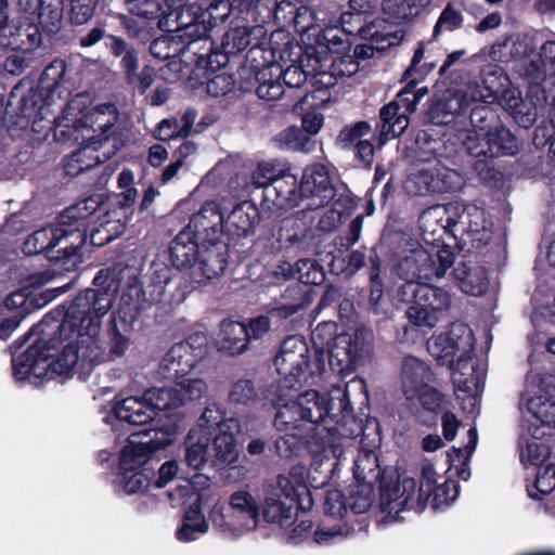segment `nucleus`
Listing matches in <instances>:
<instances>
[{"label":"nucleus","instance_id":"0e129e2a","mask_svg":"<svg viewBox=\"0 0 555 555\" xmlns=\"http://www.w3.org/2000/svg\"><path fill=\"white\" fill-rule=\"evenodd\" d=\"M555 489V466L552 464L541 468L537 474L533 490L528 489L532 499H540V494H548Z\"/></svg>","mask_w":555,"mask_h":555},{"label":"nucleus","instance_id":"052dcab7","mask_svg":"<svg viewBox=\"0 0 555 555\" xmlns=\"http://www.w3.org/2000/svg\"><path fill=\"white\" fill-rule=\"evenodd\" d=\"M437 193L456 192L465 184L464 177L454 169L442 168L435 171Z\"/></svg>","mask_w":555,"mask_h":555},{"label":"nucleus","instance_id":"72a5a7b5","mask_svg":"<svg viewBox=\"0 0 555 555\" xmlns=\"http://www.w3.org/2000/svg\"><path fill=\"white\" fill-rule=\"evenodd\" d=\"M282 67L279 64H269L256 73L255 79L258 83L256 94L266 101L279 100L284 93L283 83L280 81Z\"/></svg>","mask_w":555,"mask_h":555},{"label":"nucleus","instance_id":"6e6d98bb","mask_svg":"<svg viewBox=\"0 0 555 555\" xmlns=\"http://www.w3.org/2000/svg\"><path fill=\"white\" fill-rule=\"evenodd\" d=\"M379 475L377 456L374 452L360 454L354 462V478L358 482H370Z\"/></svg>","mask_w":555,"mask_h":555},{"label":"nucleus","instance_id":"e2e57ef3","mask_svg":"<svg viewBox=\"0 0 555 555\" xmlns=\"http://www.w3.org/2000/svg\"><path fill=\"white\" fill-rule=\"evenodd\" d=\"M208 524L197 512H191L186 515L182 527L178 531V538L181 541H192L196 539V533H206Z\"/></svg>","mask_w":555,"mask_h":555},{"label":"nucleus","instance_id":"603ef678","mask_svg":"<svg viewBox=\"0 0 555 555\" xmlns=\"http://www.w3.org/2000/svg\"><path fill=\"white\" fill-rule=\"evenodd\" d=\"M251 29L248 26L230 28L223 36L221 49L224 54H236L250 43Z\"/></svg>","mask_w":555,"mask_h":555},{"label":"nucleus","instance_id":"de8ad7c7","mask_svg":"<svg viewBox=\"0 0 555 555\" xmlns=\"http://www.w3.org/2000/svg\"><path fill=\"white\" fill-rule=\"evenodd\" d=\"M435 470L431 464L427 463L422 467V478L421 483L417 489L416 494V506L417 511H423L426 506V503L431 494L435 495V500L440 495L439 492L443 491L444 487H448L444 483L442 487L436 486Z\"/></svg>","mask_w":555,"mask_h":555},{"label":"nucleus","instance_id":"e433bc0d","mask_svg":"<svg viewBox=\"0 0 555 555\" xmlns=\"http://www.w3.org/2000/svg\"><path fill=\"white\" fill-rule=\"evenodd\" d=\"M139 436H133L122 448L120 455V468L126 473L135 470L147 463L153 453L149 442L138 440Z\"/></svg>","mask_w":555,"mask_h":555},{"label":"nucleus","instance_id":"c9c22d12","mask_svg":"<svg viewBox=\"0 0 555 555\" xmlns=\"http://www.w3.org/2000/svg\"><path fill=\"white\" fill-rule=\"evenodd\" d=\"M278 492L267 494L262 515L266 521L288 527L294 520V500L286 501L276 496Z\"/></svg>","mask_w":555,"mask_h":555},{"label":"nucleus","instance_id":"0eeeda50","mask_svg":"<svg viewBox=\"0 0 555 555\" xmlns=\"http://www.w3.org/2000/svg\"><path fill=\"white\" fill-rule=\"evenodd\" d=\"M229 513L224 514L221 506L215 504L209 519L214 526L223 532L240 535L257 528L259 508L253 495L244 490L231 494Z\"/></svg>","mask_w":555,"mask_h":555},{"label":"nucleus","instance_id":"4d7b16f0","mask_svg":"<svg viewBox=\"0 0 555 555\" xmlns=\"http://www.w3.org/2000/svg\"><path fill=\"white\" fill-rule=\"evenodd\" d=\"M349 507L356 514L365 513L374 502V489L370 482H358L349 498Z\"/></svg>","mask_w":555,"mask_h":555},{"label":"nucleus","instance_id":"bb28decb","mask_svg":"<svg viewBox=\"0 0 555 555\" xmlns=\"http://www.w3.org/2000/svg\"><path fill=\"white\" fill-rule=\"evenodd\" d=\"M259 211L250 202H242L234 206L224 220V229L235 235H248L259 222Z\"/></svg>","mask_w":555,"mask_h":555},{"label":"nucleus","instance_id":"1a4fd4ad","mask_svg":"<svg viewBox=\"0 0 555 555\" xmlns=\"http://www.w3.org/2000/svg\"><path fill=\"white\" fill-rule=\"evenodd\" d=\"M369 354L370 334L364 330H358L353 335H337L327 358L333 371L348 375L361 365Z\"/></svg>","mask_w":555,"mask_h":555},{"label":"nucleus","instance_id":"f704fd0d","mask_svg":"<svg viewBox=\"0 0 555 555\" xmlns=\"http://www.w3.org/2000/svg\"><path fill=\"white\" fill-rule=\"evenodd\" d=\"M201 242L185 231L179 233L170 246L171 263L178 269L191 267L197 259Z\"/></svg>","mask_w":555,"mask_h":555},{"label":"nucleus","instance_id":"c85d7f7f","mask_svg":"<svg viewBox=\"0 0 555 555\" xmlns=\"http://www.w3.org/2000/svg\"><path fill=\"white\" fill-rule=\"evenodd\" d=\"M115 416L130 425H145L153 420L152 409L142 397L131 396L117 401L114 405Z\"/></svg>","mask_w":555,"mask_h":555},{"label":"nucleus","instance_id":"338daca9","mask_svg":"<svg viewBox=\"0 0 555 555\" xmlns=\"http://www.w3.org/2000/svg\"><path fill=\"white\" fill-rule=\"evenodd\" d=\"M295 280L306 285L319 284L323 274L311 259H300L295 262Z\"/></svg>","mask_w":555,"mask_h":555},{"label":"nucleus","instance_id":"9d476101","mask_svg":"<svg viewBox=\"0 0 555 555\" xmlns=\"http://www.w3.org/2000/svg\"><path fill=\"white\" fill-rule=\"evenodd\" d=\"M168 272L169 270L166 267H162L155 271L154 278L146 285H130L122 295L120 313H129L133 320L153 304L160 302L164 299L166 285L169 281Z\"/></svg>","mask_w":555,"mask_h":555},{"label":"nucleus","instance_id":"4c0bfd02","mask_svg":"<svg viewBox=\"0 0 555 555\" xmlns=\"http://www.w3.org/2000/svg\"><path fill=\"white\" fill-rule=\"evenodd\" d=\"M120 66L125 73L127 82L140 92H145L153 85L155 70L150 66H144L139 70L137 53L132 56H127L125 60H120Z\"/></svg>","mask_w":555,"mask_h":555},{"label":"nucleus","instance_id":"7c9ffc66","mask_svg":"<svg viewBox=\"0 0 555 555\" xmlns=\"http://www.w3.org/2000/svg\"><path fill=\"white\" fill-rule=\"evenodd\" d=\"M453 274L456 284L466 294L479 296L488 288V272L482 267L459 263Z\"/></svg>","mask_w":555,"mask_h":555},{"label":"nucleus","instance_id":"13d9d810","mask_svg":"<svg viewBox=\"0 0 555 555\" xmlns=\"http://www.w3.org/2000/svg\"><path fill=\"white\" fill-rule=\"evenodd\" d=\"M229 418H224V412L217 403L208 404L201 414L197 424L193 428H201L204 433H210L212 429L222 431L223 425Z\"/></svg>","mask_w":555,"mask_h":555},{"label":"nucleus","instance_id":"864d4df0","mask_svg":"<svg viewBox=\"0 0 555 555\" xmlns=\"http://www.w3.org/2000/svg\"><path fill=\"white\" fill-rule=\"evenodd\" d=\"M175 388L178 398L182 401L181 406L185 405L188 402L202 399L208 392V384L205 379L199 377L182 379L176 384Z\"/></svg>","mask_w":555,"mask_h":555},{"label":"nucleus","instance_id":"cd10ccee","mask_svg":"<svg viewBox=\"0 0 555 555\" xmlns=\"http://www.w3.org/2000/svg\"><path fill=\"white\" fill-rule=\"evenodd\" d=\"M211 434L201 428H192L185 438L184 462L194 469L203 468L209 460Z\"/></svg>","mask_w":555,"mask_h":555},{"label":"nucleus","instance_id":"a18cd8bd","mask_svg":"<svg viewBox=\"0 0 555 555\" xmlns=\"http://www.w3.org/2000/svg\"><path fill=\"white\" fill-rule=\"evenodd\" d=\"M100 207L98 198L88 197L67 208L61 216V221L68 225H81L87 230V219Z\"/></svg>","mask_w":555,"mask_h":555},{"label":"nucleus","instance_id":"680f3d73","mask_svg":"<svg viewBox=\"0 0 555 555\" xmlns=\"http://www.w3.org/2000/svg\"><path fill=\"white\" fill-rule=\"evenodd\" d=\"M179 36H162L150 46L151 54L159 60H168L178 54H182V47L177 41Z\"/></svg>","mask_w":555,"mask_h":555},{"label":"nucleus","instance_id":"a878e982","mask_svg":"<svg viewBox=\"0 0 555 555\" xmlns=\"http://www.w3.org/2000/svg\"><path fill=\"white\" fill-rule=\"evenodd\" d=\"M248 335L246 325L234 321H222L220 333L217 339L219 351L229 356H238L248 348Z\"/></svg>","mask_w":555,"mask_h":555},{"label":"nucleus","instance_id":"473e14b6","mask_svg":"<svg viewBox=\"0 0 555 555\" xmlns=\"http://www.w3.org/2000/svg\"><path fill=\"white\" fill-rule=\"evenodd\" d=\"M177 29L183 31L182 35H179V38L188 40L182 47V56L199 67L211 64L214 43L209 40L208 34L203 37L188 36L185 34V23L178 26Z\"/></svg>","mask_w":555,"mask_h":555},{"label":"nucleus","instance_id":"b1692460","mask_svg":"<svg viewBox=\"0 0 555 555\" xmlns=\"http://www.w3.org/2000/svg\"><path fill=\"white\" fill-rule=\"evenodd\" d=\"M468 106L466 96L460 91H447L433 100L428 118L435 125H447Z\"/></svg>","mask_w":555,"mask_h":555},{"label":"nucleus","instance_id":"c03bdc74","mask_svg":"<svg viewBox=\"0 0 555 555\" xmlns=\"http://www.w3.org/2000/svg\"><path fill=\"white\" fill-rule=\"evenodd\" d=\"M146 403L152 409V416L155 417L159 411L177 409L181 406V399L178 398L176 388H153L144 392Z\"/></svg>","mask_w":555,"mask_h":555},{"label":"nucleus","instance_id":"6e6552de","mask_svg":"<svg viewBox=\"0 0 555 555\" xmlns=\"http://www.w3.org/2000/svg\"><path fill=\"white\" fill-rule=\"evenodd\" d=\"M34 335H38L39 338L30 346L25 352L13 360L14 375L17 379L22 380L30 378H54L55 376H68L69 373H62L56 367L59 356L51 360L50 356L44 352L43 349L56 348L57 339L52 335L43 336L36 331V326L33 330Z\"/></svg>","mask_w":555,"mask_h":555},{"label":"nucleus","instance_id":"2f4dec72","mask_svg":"<svg viewBox=\"0 0 555 555\" xmlns=\"http://www.w3.org/2000/svg\"><path fill=\"white\" fill-rule=\"evenodd\" d=\"M400 109L399 101H392L382 107L379 112L382 120L379 135L382 140L386 141L390 137H400L409 127L410 120L408 114L411 113L406 111V105H404L403 112H400Z\"/></svg>","mask_w":555,"mask_h":555},{"label":"nucleus","instance_id":"423d86ee","mask_svg":"<svg viewBox=\"0 0 555 555\" xmlns=\"http://www.w3.org/2000/svg\"><path fill=\"white\" fill-rule=\"evenodd\" d=\"M454 263V254L447 248L425 249L416 247L410 250L396 266L397 274L403 284H422L421 280L443 278Z\"/></svg>","mask_w":555,"mask_h":555},{"label":"nucleus","instance_id":"774afa93","mask_svg":"<svg viewBox=\"0 0 555 555\" xmlns=\"http://www.w3.org/2000/svg\"><path fill=\"white\" fill-rule=\"evenodd\" d=\"M371 126L367 121H358L353 125L344 127L338 137L337 142L343 149L349 147L353 143L363 141L362 138L369 134Z\"/></svg>","mask_w":555,"mask_h":555},{"label":"nucleus","instance_id":"2eb2a0df","mask_svg":"<svg viewBox=\"0 0 555 555\" xmlns=\"http://www.w3.org/2000/svg\"><path fill=\"white\" fill-rule=\"evenodd\" d=\"M416 506V481L411 477H402L397 482H384L380 487V508L392 520L399 518L404 508Z\"/></svg>","mask_w":555,"mask_h":555},{"label":"nucleus","instance_id":"5fc2aeb1","mask_svg":"<svg viewBox=\"0 0 555 555\" xmlns=\"http://www.w3.org/2000/svg\"><path fill=\"white\" fill-rule=\"evenodd\" d=\"M279 147L291 151H308L310 145L309 137L298 127H288L282 130L274 138Z\"/></svg>","mask_w":555,"mask_h":555},{"label":"nucleus","instance_id":"4be33fe9","mask_svg":"<svg viewBox=\"0 0 555 555\" xmlns=\"http://www.w3.org/2000/svg\"><path fill=\"white\" fill-rule=\"evenodd\" d=\"M401 378L404 395L413 400L422 388L434 382V374L424 361L409 356L402 362Z\"/></svg>","mask_w":555,"mask_h":555},{"label":"nucleus","instance_id":"09e8293b","mask_svg":"<svg viewBox=\"0 0 555 555\" xmlns=\"http://www.w3.org/2000/svg\"><path fill=\"white\" fill-rule=\"evenodd\" d=\"M404 190L413 196H424L437 193L436 177L433 170H420L408 177Z\"/></svg>","mask_w":555,"mask_h":555},{"label":"nucleus","instance_id":"5701e85b","mask_svg":"<svg viewBox=\"0 0 555 555\" xmlns=\"http://www.w3.org/2000/svg\"><path fill=\"white\" fill-rule=\"evenodd\" d=\"M127 11L131 15L124 18L129 34L139 36L151 21L162 15V0H127Z\"/></svg>","mask_w":555,"mask_h":555},{"label":"nucleus","instance_id":"f3484780","mask_svg":"<svg viewBox=\"0 0 555 555\" xmlns=\"http://www.w3.org/2000/svg\"><path fill=\"white\" fill-rule=\"evenodd\" d=\"M203 357L202 347H194L189 341H182L169 349L160 367L167 377H182L189 374Z\"/></svg>","mask_w":555,"mask_h":555},{"label":"nucleus","instance_id":"393cba45","mask_svg":"<svg viewBox=\"0 0 555 555\" xmlns=\"http://www.w3.org/2000/svg\"><path fill=\"white\" fill-rule=\"evenodd\" d=\"M228 248L220 241L201 244L197 254V269L208 280L219 276L227 266Z\"/></svg>","mask_w":555,"mask_h":555},{"label":"nucleus","instance_id":"f03ea898","mask_svg":"<svg viewBox=\"0 0 555 555\" xmlns=\"http://www.w3.org/2000/svg\"><path fill=\"white\" fill-rule=\"evenodd\" d=\"M288 392H278V412L274 417V427L280 431L305 429L314 431L313 438L324 446V451L339 459L343 454V443L337 437L344 436L341 427L331 414V400L315 390H308L288 400Z\"/></svg>","mask_w":555,"mask_h":555},{"label":"nucleus","instance_id":"6ab92c4d","mask_svg":"<svg viewBox=\"0 0 555 555\" xmlns=\"http://www.w3.org/2000/svg\"><path fill=\"white\" fill-rule=\"evenodd\" d=\"M452 380L456 390L467 395L470 400L476 401L485 385V372L478 367L477 360L468 353L459 357L453 366Z\"/></svg>","mask_w":555,"mask_h":555},{"label":"nucleus","instance_id":"412c9836","mask_svg":"<svg viewBox=\"0 0 555 555\" xmlns=\"http://www.w3.org/2000/svg\"><path fill=\"white\" fill-rule=\"evenodd\" d=\"M232 13L230 0H215L194 21L185 23L188 36L203 37L220 23H223Z\"/></svg>","mask_w":555,"mask_h":555},{"label":"nucleus","instance_id":"ddd939ff","mask_svg":"<svg viewBox=\"0 0 555 555\" xmlns=\"http://www.w3.org/2000/svg\"><path fill=\"white\" fill-rule=\"evenodd\" d=\"M300 190L304 199H308L306 208L315 209L324 206L335 196V188L327 168L321 164L305 169Z\"/></svg>","mask_w":555,"mask_h":555},{"label":"nucleus","instance_id":"9b49d317","mask_svg":"<svg viewBox=\"0 0 555 555\" xmlns=\"http://www.w3.org/2000/svg\"><path fill=\"white\" fill-rule=\"evenodd\" d=\"M119 149L118 138L95 139V137H89L88 144L73 152L67 158L64 170L66 175L77 177L98 164L109 159Z\"/></svg>","mask_w":555,"mask_h":555},{"label":"nucleus","instance_id":"79ce46f5","mask_svg":"<svg viewBox=\"0 0 555 555\" xmlns=\"http://www.w3.org/2000/svg\"><path fill=\"white\" fill-rule=\"evenodd\" d=\"M53 235L54 225H49L35 231L24 242L23 250L27 255H37L46 253V256L51 260L56 256L53 250Z\"/></svg>","mask_w":555,"mask_h":555},{"label":"nucleus","instance_id":"8fccbe9b","mask_svg":"<svg viewBox=\"0 0 555 555\" xmlns=\"http://www.w3.org/2000/svg\"><path fill=\"white\" fill-rule=\"evenodd\" d=\"M129 326L126 321L121 319V327L114 322L108 330V361L122 357L130 346V338L128 336Z\"/></svg>","mask_w":555,"mask_h":555},{"label":"nucleus","instance_id":"f257e3e1","mask_svg":"<svg viewBox=\"0 0 555 555\" xmlns=\"http://www.w3.org/2000/svg\"><path fill=\"white\" fill-rule=\"evenodd\" d=\"M116 294L114 282L102 288H88L69 304L62 322L46 315L36 325L43 336L59 332L57 340H67L56 367L62 373L88 375L94 366L108 361L101 339L102 318L111 310Z\"/></svg>","mask_w":555,"mask_h":555},{"label":"nucleus","instance_id":"dca6fc26","mask_svg":"<svg viewBox=\"0 0 555 555\" xmlns=\"http://www.w3.org/2000/svg\"><path fill=\"white\" fill-rule=\"evenodd\" d=\"M224 229V218L216 202H206L202 208L194 214L189 222L185 232L204 244L206 242L220 241Z\"/></svg>","mask_w":555,"mask_h":555},{"label":"nucleus","instance_id":"7ed1b4c3","mask_svg":"<svg viewBox=\"0 0 555 555\" xmlns=\"http://www.w3.org/2000/svg\"><path fill=\"white\" fill-rule=\"evenodd\" d=\"M313 354L312 361L311 351L301 336L293 335L283 340L274 359L280 375L278 392L297 390L309 376L325 370L323 353L314 351Z\"/></svg>","mask_w":555,"mask_h":555},{"label":"nucleus","instance_id":"69168bd1","mask_svg":"<svg viewBox=\"0 0 555 555\" xmlns=\"http://www.w3.org/2000/svg\"><path fill=\"white\" fill-rule=\"evenodd\" d=\"M463 21L464 17L461 11L450 3L447 4L435 25L434 37H437L441 31H453L460 28Z\"/></svg>","mask_w":555,"mask_h":555},{"label":"nucleus","instance_id":"bf43d9fd","mask_svg":"<svg viewBox=\"0 0 555 555\" xmlns=\"http://www.w3.org/2000/svg\"><path fill=\"white\" fill-rule=\"evenodd\" d=\"M257 398L254 382L248 378H240L234 382L229 391V400L233 404L248 405Z\"/></svg>","mask_w":555,"mask_h":555},{"label":"nucleus","instance_id":"3c124183","mask_svg":"<svg viewBox=\"0 0 555 555\" xmlns=\"http://www.w3.org/2000/svg\"><path fill=\"white\" fill-rule=\"evenodd\" d=\"M124 224L119 220H112L107 216L90 231V241L94 246H103L124 232Z\"/></svg>","mask_w":555,"mask_h":555},{"label":"nucleus","instance_id":"58836bf2","mask_svg":"<svg viewBox=\"0 0 555 555\" xmlns=\"http://www.w3.org/2000/svg\"><path fill=\"white\" fill-rule=\"evenodd\" d=\"M519 404L542 425L555 428V395L521 398Z\"/></svg>","mask_w":555,"mask_h":555},{"label":"nucleus","instance_id":"37998d69","mask_svg":"<svg viewBox=\"0 0 555 555\" xmlns=\"http://www.w3.org/2000/svg\"><path fill=\"white\" fill-rule=\"evenodd\" d=\"M117 120L116 107L113 104H101L94 107L87 116L86 122H89L93 132L100 131L98 139L109 137L107 134ZM111 138H114L111 135Z\"/></svg>","mask_w":555,"mask_h":555},{"label":"nucleus","instance_id":"20e7f679","mask_svg":"<svg viewBox=\"0 0 555 555\" xmlns=\"http://www.w3.org/2000/svg\"><path fill=\"white\" fill-rule=\"evenodd\" d=\"M398 297L411 304L406 317L416 326L434 327L439 313L447 311L451 306L450 294L440 287L426 283L402 284L398 289Z\"/></svg>","mask_w":555,"mask_h":555},{"label":"nucleus","instance_id":"4468645a","mask_svg":"<svg viewBox=\"0 0 555 555\" xmlns=\"http://www.w3.org/2000/svg\"><path fill=\"white\" fill-rule=\"evenodd\" d=\"M87 240L86 229L81 225L72 227L60 221L54 225L53 250L56 256L53 260L63 261L66 270L74 268L80 261L79 250Z\"/></svg>","mask_w":555,"mask_h":555},{"label":"nucleus","instance_id":"49530a36","mask_svg":"<svg viewBox=\"0 0 555 555\" xmlns=\"http://www.w3.org/2000/svg\"><path fill=\"white\" fill-rule=\"evenodd\" d=\"M309 75H313L315 81L324 87H328V74L325 72H318L315 68L311 70L304 69L302 65H291L285 70L282 69L284 85L288 88H300Z\"/></svg>","mask_w":555,"mask_h":555},{"label":"nucleus","instance_id":"aec40b11","mask_svg":"<svg viewBox=\"0 0 555 555\" xmlns=\"http://www.w3.org/2000/svg\"><path fill=\"white\" fill-rule=\"evenodd\" d=\"M264 197L280 209L295 207L304 199L300 183L298 184L296 177L288 172L281 175L267 186Z\"/></svg>","mask_w":555,"mask_h":555},{"label":"nucleus","instance_id":"a211bd4d","mask_svg":"<svg viewBox=\"0 0 555 555\" xmlns=\"http://www.w3.org/2000/svg\"><path fill=\"white\" fill-rule=\"evenodd\" d=\"M241 431L240 422L230 417L223 425L222 431H219L212 439V463L218 468L235 467L238 461L240 452L235 440V435Z\"/></svg>","mask_w":555,"mask_h":555},{"label":"nucleus","instance_id":"c756f323","mask_svg":"<svg viewBox=\"0 0 555 555\" xmlns=\"http://www.w3.org/2000/svg\"><path fill=\"white\" fill-rule=\"evenodd\" d=\"M418 222L426 242L439 241L443 233L450 232L446 205H435L425 209L421 214Z\"/></svg>","mask_w":555,"mask_h":555},{"label":"nucleus","instance_id":"a19ab883","mask_svg":"<svg viewBox=\"0 0 555 555\" xmlns=\"http://www.w3.org/2000/svg\"><path fill=\"white\" fill-rule=\"evenodd\" d=\"M65 0H41L39 5V22L50 34L57 33L63 25Z\"/></svg>","mask_w":555,"mask_h":555},{"label":"nucleus","instance_id":"39448f33","mask_svg":"<svg viewBox=\"0 0 555 555\" xmlns=\"http://www.w3.org/2000/svg\"><path fill=\"white\" fill-rule=\"evenodd\" d=\"M457 140L466 152L474 157H501L515 155L518 151L517 140L503 125L475 126L459 130Z\"/></svg>","mask_w":555,"mask_h":555},{"label":"nucleus","instance_id":"ea45409f","mask_svg":"<svg viewBox=\"0 0 555 555\" xmlns=\"http://www.w3.org/2000/svg\"><path fill=\"white\" fill-rule=\"evenodd\" d=\"M13 38V40L7 41L12 50L28 52L41 43V34L38 26L28 21L17 22Z\"/></svg>","mask_w":555,"mask_h":555},{"label":"nucleus","instance_id":"f8f14e48","mask_svg":"<svg viewBox=\"0 0 555 555\" xmlns=\"http://www.w3.org/2000/svg\"><path fill=\"white\" fill-rule=\"evenodd\" d=\"M472 331L464 324H453L448 333L431 337L427 350L440 364H453L454 357L473 351Z\"/></svg>","mask_w":555,"mask_h":555}]
</instances>
